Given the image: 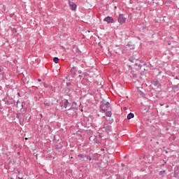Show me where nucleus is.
I'll return each instance as SVG.
<instances>
[{
    "label": "nucleus",
    "mask_w": 179,
    "mask_h": 179,
    "mask_svg": "<svg viewBox=\"0 0 179 179\" xmlns=\"http://www.w3.org/2000/svg\"><path fill=\"white\" fill-rule=\"evenodd\" d=\"M162 166H164V164H162Z\"/></svg>",
    "instance_id": "b1692460"
},
{
    "label": "nucleus",
    "mask_w": 179,
    "mask_h": 179,
    "mask_svg": "<svg viewBox=\"0 0 179 179\" xmlns=\"http://www.w3.org/2000/svg\"><path fill=\"white\" fill-rule=\"evenodd\" d=\"M101 150H104L101 149Z\"/></svg>",
    "instance_id": "393cba45"
},
{
    "label": "nucleus",
    "mask_w": 179,
    "mask_h": 179,
    "mask_svg": "<svg viewBox=\"0 0 179 179\" xmlns=\"http://www.w3.org/2000/svg\"><path fill=\"white\" fill-rule=\"evenodd\" d=\"M136 66H138V68H142V66L138 63H136Z\"/></svg>",
    "instance_id": "9d476101"
},
{
    "label": "nucleus",
    "mask_w": 179,
    "mask_h": 179,
    "mask_svg": "<svg viewBox=\"0 0 179 179\" xmlns=\"http://www.w3.org/2000/svg\"><path fill=\"white\" fill-rule=\"evenodd\" d=\"M106 117H111L113 115V113H111V111H108L106 113Z\"/></svg>",
    "instance_id": "6e6552de"
},
{
    "label": "nucleus",
    "mask_w": 179,
    "mask_h": 179,
    "mask_svg": "<svg viewBox=\"0 0 179 179\" xmlns=\"http://www.w3.org/2000/svg\"><path fill=\"white\" fill-rule=\"evenodd\" d=\"M78 157H80V158L83 159V155L80 154V155H78Z\"/></svg>",
    "instance_id": "9b49d317"
},
{
    "label": "nucleus",
    "mask_w": 179,
    "mask_h": 179,
    "mask_svg": "<svg viewBox=\"0 0 179 179\" xmlns=\"http://www.w3.org/2000/svg\"><path fill=\"white\" fill-rule=\"evenodd\" d=\"M117 22L118 23H120V24H124V23L127 22V17H125V15H124V14H120L117 18Z\"/></svg>",
    "instance_id": "f257e3e1"
},
{
    "label": "nucleus",
    "mask_w": 179,
    "mask_h": 179,
    "mask_svg": "<svg viewBox=\"0 0 179 179\" xmlns=\"http://www.w3.org/2000/svg\"><path fill=\"white\" fill-rule=\"evenodd\" d=\"M134 113H130L128 115H127V120H131V118H134Z\"/></svg>",
    "instance_id": "39448f33"
},
{
    "label": "nucleus",
    "mask_w": 179,
    "mask_h": 179,
    "mask_svg": "<svg viewBox=\"0 0 179 179\" xmlns=\"http://www.w3.org/2000/svg\"><path fill=\"white\" fill-rule=\"evenodd\" d=\"M27 139H28L27 138H25V141H27Z\"/></svg>",
    "instance_id": "412c9836"
},
{
    "label": "nucleus",
    "mask_w": 179,
    "mask_h": 179,
    "mask_svg": "<svg viewBox=\"0 0 179 179\" xmlns=\"http://www.w3.org/2000/svg\"><path fill=\"white\" fill-rule=\"evenodd\" d=\"M99 138H101V135L99 134Z\"/></svg>",
    "instance_id": "aec40b11"
},
{
    "label": "nucleus",
    "mask_w": 179,
    "mask_h": 179,
    "mask_svg": "<svg viewBox=\"0 0 179 179\" xmlns=\"http://www.w3.org/2000/svg\"><path fill=\"white\" fill-rule=\"evenodd\" d=\"M66 85H67V86H71V83H66Z\"/></svg>",
    "instance_id": "4468645a"
},
{
    "label": "nucleus",
    "mask_w": 179,
    "mask_h": 179,
    "mask_svg": "<svg viewBox=\"0 0 179 179\" xmlns=\"http://www.w3.org/2000/svg\"><path fill=\"white\" fill-rule=\"evenodd\" d=\"M18 179H23V178L18 177Z\"/></svg>",
    "instance_id": "a211bd4d"
},
{
    "label": "nucleus",
    "mask_w": 179,
    "mask_h": 179,
    "mask_svg": "<svg viewBox=\"0 0 179 179\" xmlns=\"http://www.w3.org/2000/svg\"><path fill=\"white\" fill-rule=\"evenodd\" d=\"M164 164H166V162H164Z\"/></svg>",
    "instance_id": "5701e85b"
},
{
    "label": "nucleus",
    "mask_w": 179,
    "mask_h": 179,
    "mask_svg": "<svg viewBox=\"0 0 179 179\" xmlns=\"http://www.w3.org/2000/svg\"><path fill=\"white\" fill-rule=\"evenodd\" d=\"M103 22H107V23H114V19L113 17H106L104 18Z\"/></svg>",
    "instance_id": "7ed1b4c3"
},
{
    "label": "nucleus",
    "mask_w": 179,
    "mask_h": 179,
    "mask_svg": "<svg viewBox=\"0 0 179 179\" xmlns=\"http://www.w3.org/2000/svg\"><path fill=\"white\" fill-rule=\"evenodd\" d=\"M10 17H13V14H10Z\"/></svg>",
    "instance_id": "2eb2a0df"
},
{
    "label": "nucleus",
    "mask_w": 179,
    "mask_h": 179,
    "mask_svg": "<svg viewBox=\"0 0 179 179\" xmlns=\"http://www.w3.org/2000/svg\"><path fill=\"white\" fill-rule=\"evenodd\" d=\"M53 61H54L55 64H58V62H59V59L58 57H55L53 59Z\"/></svg>",
    "instance_id": "423d86ee"
},
{
    "label": "nucleus",
    "mask_w": 179,
    "mask_h": 179,
    "mask_svg": "<svg viewBox=\"0 0 179 179\" xmlns=\"http://www.w3.org/2000/svg\"><path fill=\"white\" fill-rule=\"evenodd\" d=\"M88 160H90V162L92 160V157H87Z\"/></svg>",
    "instance_id": "f8f14e48"
},
{
    "label": "nucleus",
    "mask_w": 179,
    "mask_h": 179,
    "mask_svg": "<svg viewBox=\"0 0 179 179\" xmlns=\"http://www.w3.org/2000/svg\"><path fill=\"white\" fill-rule=\"evenodd\" d=\"M45 106H50V103H45Z\"/></svg>",
    "instance_id": "ddd939ff"
},
{
    "label": "nucleus",
    "mask_w": 179,
    "mask_h": 179,
    "mask_svg": "<svg viewBox=\"0 0 179 179\" xmlns=\"http://www.w3.org/2000/svg\"><path fill=\"white\" fill-rule=\"evenodd\" d=\"M38 82H41V79L38 78Z\"/></svg>",
    "instance_id": "dca6fc26"
},
{
    "label": "nucleus",
    "mask_w": 179,
    "mask_h": 179,
    "mask_svg": "<svg viewBox=\"0 0 179 179\" xmlns=\"http://www.w3.org/2000/svg\"><path fill=\"white\" fill-rule=\"evenodd\" d=\"M166 173V171H160L159 172V176H163V174Z\"/></svg>",
    "instance_id": "1a4fd4ad"
},
{
    "label": "nucleus",
    "mask_w": 179,
    "mask_h": 179,
    "mask_svg": "<svg viewBox=\"0 0 179 179\" xmlns=\"http://www.w3.org/2000/svg\"><path fill=\"white\" fill-rule=\"evenodd\" d=\"M68 104H69V102H68V101H65L64 102V108H66L68 107Z\"/></svg>",
    "instance_id": "0eeeda50"
},
{
    "label": "nucleus",
    "mask_w": 179,
    "mask_h": 179,
    "mask_svg": "<svg viewBox=\"0 0 179 179\" xmlns=\"http://www.w3.org/2000/svg\"><path fill=\"white\" fill-rule=\"evenodd\" d=\"M10 179H13V178H10Z\"/></svg>",
    "instance_id": "4be33fe9"
},
{
    "label": "nucleus",
    "mask_w": 179,
    "mask_h": 179,
    "mask_svg": "<svg viewBox=\"0 0 179 179\" xmlns=\"http://www.w3.org/2000/svg\"><path fill=\"white\" fill-rule=\"evenodd\" d=\"M69 5L70 9H71V10H76V8H77L76 3H75L72 1H69Z\"/></svg>",
    "instance_id": "f03ea898"
},
{
    "label": "nucleus",
    "mask_w": 179,
    "mask_h": 179,
    "mask_svg": "<svg viewBox=\"0 0 179 179\" xmlns=\"http://www.w3.org/2000/svg\"><path fill=\"white\" fill-rule=\"evenodd\" d=\"M124 110H127V107H124Z\"/></svg>",
    "instance_id": "6ab92c4d"
},
{
    "label": "nucleus",
    "mask_w": 179,
    "mask_h": 179,
    "mask_svg": "<svg viewBox=\"0 0 179 179\" xmlns=\"http://www.w3.org/2000/svg\"><path fill=\"white\" fill-rule=\"evenodd\" d=\"M106 107H110V103H107L106 105L101 106V108L104 112L107 111V108H106Z\"/></svg>",
    "instance_id": "20e7f679"
},
{
    "label": "nucleus",
    "mask_w": 179,
    "mask_h": 179,
    "mask_svg": "<svg viewBox=\"0 0 179 179\" xmlns=\"http://www.w3.org/2000/svg\"><path fill=\"white\" fill-rule=\"evenodd\" d=\"M13 31V33H17V31H16V30Z\"/></svg>",
    "instance_id": "f3484780"
}]
</instances>
